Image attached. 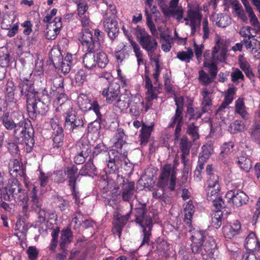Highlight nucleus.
Wrapping results in <instances>:
<instances>
[{
  "mask_svg": "<svg viewBox=\"0 0 260 260\" xmlns=\"http://www.w3.org/2000/svg\"><path fill=\"white\" fill-rule=\"evenodd\" d=\"M0 121L8 131L13 130L14 138L19 144L25 145L24 149L27 153L32 151L35 143V131L29 120L23 119L16 122L10 112H7L1 116Z\"/></svg>",
  "mask_w": 260,
  "mask_h": 260,
  "instance_id": "f257e3e1",
  "label": "nucleus"
},
{
  "mask_svg": "<svg viewBox=\"0 0 260 260\" xmlns=\"http://www.w3.org/2000/svg\"><path fill=\"white\" fill-rule=\"evenodd\" d=\"M17 87L20 96L26 99L27 111L30 118L36 120L38 117L45 114V110L39 108L42 103L39 100L37 102L36 96L39 92L35 90L34 82L17 81Z\"/></svg>",
  "mask_w": 260,
  "mask_h": 260,
  "instance_id": "f03ea898",
  "label": "nucleus"
},
{
  "mask_svg": "<svg viewBox=\"0 0 260 260\" xmlns=\"http://www.w3.org/2000/svg\"><path fill=\"white\" fill-rule=\"evenodd\" d=\"M190 239L192 242L190 244L192 253L203 260H207L216 248L215 240L211 237L206 236L205 231H193Z\"/></svg>",
  "mask_w": 260,
  "mask_h": 260,
  "instance_id": "7ed1b4c3",
  "label": "nucleus"
},
{
  "mask_svg": "<svg viewBox=\"0 0 260 260\" xmlns=\"http://www.w3.org/2000/svg\"><path fill=\"white\" fill-rule=\"evenodd\" d=\"M146 210L145 208L140 207L136 209L135 221L142 228L143 239L140 247L149 245L151 232L153 227L152 218L146 215Z\"/></svg>",
  "mask_w": 260,
  "mask_h": 260,
  "instance_id": "20e7f679",
  "label": "nucleus"
},
{
  "mask_svg": "<svg viewBox=\"0 0 260 260\" xmlns=\"http://www.w3.org/2000/svg\"><path fill=\"white\" fill-rule=\"evenodd\" d=\"M176 168L171 164L164 165L158 178L157 186L163 189L168 187L171 191H174L176 183Z\"/></svg>",
  "mask_w": 260,
  "mask_h": 260,
  "instance_id": "39448f33",
  "label": "nucleus"
},
{
  "mask_svg": "<svg viewBox=\"0 0 260 260\" xmlns=\"http://www.w3.org/2000/svg\"><path fill=\"white\" fill-rule=\"evenodd\" d=\"M134 32L139 44L147 52L148 55L151 57L152 54L158 47L156 40L149 35L144 28L139 25L134 28Z\"/></svg>",
  "mask_w": 260,
  "mask_h": 260,
  "instance_id": "423d86ee",
  "label": "nucleus"
},
{
  "mask_svg": "<svg viewBox=\"0 0 260 260\" xmlns=\"http://www.w3.org/2000/svg\"><path fill=\"white\" fill-rule=\"evenodd\" d=\"M116 7L114 5H110L107 9L104 15L103 26L108 36L113 42L118 37L119 32V28L118 21L115 18L108 16L109 13H111L114 17L116 14Z\"/></svg>",
  "mask_w": 260,
  "mask_h": 260,
  "instance_id": "0eeeda50",
  "label": "nucleus"
},
{
  "mask_svg": "<svg viewBox=\"0 0 260 260\" xmlns=\"http://www.w3.org/2000/svg\"><path fill=\"white\" fill-rule=\"evenodd\" d=\"M202 9L199 5L191 6L188 5L186 16L184 18L186 25H189L191 28V35H194L198 27L201 25L203 18Z\"/></svg>",
  "mask_w": 260,
  "mask_h": 260,
  "instance_id": "6e6552de",
  "label": "nucleus"
},
{
  "mask_svg": "<svg viewBox=\"0 0 260 260\" xmlns=\"http://www.w3.org/2000/svg\"><path fill=\"white\" fill-rule=\"evenodd\" d=\"M84 118L81 115H77V113L68 118H64V127L70 132L73 137H80L84 133L85 129Z\"/></svg>",
  "mask_w": 260,
  "mask_h": 260,
  "instance_id": "1a4fd4ad",
  "label": "nucleus"
},
{
  "mask_svg": "<svg viewBox=\"0 0 260 260\" xmlns=\"http://www.w3.org/2000/svg\"><path fill=\"white\" fill-rule=\"evenodd\" d=\"M9 191L15 201L22 206L23 212L26 213L28 210V194L22 188L21 184L17 180L13 181L9 186Z\"/></svg>",
  "mask_w": 260,
  "mask_h": 260,
  "instance_id": "9d476101",
  "label": "nucleus"
},
{
  "mask_svg": "<svg viewBox=\"0 0 260 260\" xmlns=\"http://www.w3.org/2000/svg\"><path fill=\"white\" fill-rule=\"evenodd\" d=\"M227 202L236 207L246 205L249 200L248 196L242 190L232 189L227 192L225 196Z\"/></svg>",
  "mask_w": 260,
  "mask_h": 260,
  "instance_id": "9b49d317",
  "label": "nucleus"
},
{
  "mask_svg": "<svg viewBox=\"0 0 260 260\" xmlns=\"http://www.w3.org/2000/svg\"><path fill=\"white\" fill-rule=\"evenodd\" d=\"M78 40L85 51L96 52L99 50V44L93 42V36L90 30L81 29Z\"/></svg>",
  "mask_w": 260,
  "mask_h": 260,
  "instance_id": "f8f14e48",
  "label": "nucleus"
},
{
  "mask_svg": "<svg viewBox=\"0 0 260 260\" xmlns=\"http://www.w3.org/2000/svg\"><path fill=\"white\" fill-rule=\"evenodd\" d=\"M55 103L58 106L56 108L55 111L60 115H64V118H68L74 114L71 102L66 99L65 94H60L56 99Z\"/></svg>",
  "mask_w": 260,
  "mask_h": 260,
  "instance_id": "ddd939ff",
  "label": "nucleus"
},
{
  "mask_svg": "<svg viewBox=\"0 0 260 260\" xmlns=\"http://www.w3.org/2000/svg\"><path fill=\"white\" fill-rule=\"evenodd\" d=\"M131 208L132 204H131ZM132 209L130 211L124 215L117 213L113 217L112 222L113 227L112 232L114 235L117 234L119 239H120L122 232L124 226L126 224L131 216Z\"/></svg>",
  "mask_w": 260,
  "mask_h": 260,
  "instance_id": "4468645a",
  "label": "nucleus"
},
{
  "mask_svg": "<svg viewBox=\"0 0 260 260\" xmlns=\"http://www.w3.org/2000/svg\"><path fill=\"white\" fill-rule=\"evenodd\" d=\"M221 187H205L207 194V199L213 203L216 209H222L225 207V205L222 197L220 194Z\"/></svg>",
  "mask_w": 260,
  "mask_h": 260,
  "instance_id": "2eb2a0df",
  "label": "nucleus"
},
{
  "mask_svg": "<svg viewBox=\"0 0 260 260\" xmlns=\"http://www.w3.org/2000/svg\"><path fill=\"white\" fill-rule=\"evenodd\" d=\"M120 92V85L117 82L110 83L102 91V95L108 104H113L118 98Z\"/></svg>",
  "mask_w": 260,
  "mask_h": 260,
  "instance_id": "dca6fc26",
  "label": "nucleus"
},
{
  "mask_svg": "<svg viewBox=\"0 0 260 260\" xmlns=\"http://www.w3.org/2000/svg\"><path fill=\"white\" fill-rule=\"evenodd\" d=\"M175 102L176 108L175 114L171 118L170 122L168 125V128H174L176 124L183 123L184 98L182 96L175 98Z\"/></svg>",
  "mask_w": 260,
  "mask_h": 260,
  "instance_id": "f3484780",
  "label": "nucleus"
},
{
  "mask_svg": "<svg viewBox=\"0 0 260 260\" xmlns=\"http://www.w3.org/2000/svg\"><path fill=\"white\" fill-rule=\"evenodd\" d=\"M49 58L54 67L56 69L61 70L63 74H68L71 71V68L69 64L66 63L64 61L63 56L59 51H57L56 55H53L51 52Z\"/></svg>",
  "mask_w": 260,
  "mask_h": 260,
  "instance_id": "a211bd4d",
  "label": "nucleus"
},
{
  "mask_svg": "<svg viewBox=\"0 0 260 260\" xmlns=\"http://www.w3.org/2000/svg\"><path fill=\"white\" fill-rule=\"evenodd\" d=\"M121 178L122 180V182L121 183L122 200L125 202H129L135 192V183L134 181H129L122 177Z\"/></svg>",
  "mask_w": 260,
  "mask_h": 260,
  "instance_id": "6ab92c4d",
  "label": "nucleus"
},
{
  "mask_svg": "<svg viewBox=\"0 0 260 260\" xmlns=\"http://www.w3.org/2000/svg\"><path fill=\"white\" fill-rule=\"evenodd\" d=\"M66 176L68 180V185L69 188L77 186V179L79 177L80 173H78V168L73 164H71L64 168Z\"/></svg>",
  "mask_w": 260,
  "mask_h": 260,
  "instance_id": "aec40b11",
  "label": "nucleus"
},
{
  "mask_svg": "<svg viewBox=\"0 0 260 260\" xmlns=\"http://www.w3.org/2000/svg\"><path fill=\"white\" fill-rule=\"evenodd\" d=\"M24 183L28 191V197H30V202L32 203V208L34 209L40 208L41 203L40 199L37 195V186L30 182L29 178H25Z\"/></svg>",
  "mask_w": 260,
  "mask_h": 260,
  "instance_id": "412c9836",
  "label": "nucleus"
},
{
  "mask_svg": "<svg viewBox=\"0 0 260 260\" xmlns=\"http://www.w3.org/2000/svg\"><path fill=\"white\" fill-rule=\"evenodd\" d=\"M206 173L207 176L206 187H213L214 188L220 186L219 176L214 169L212 164H209L207 166Z\"/></svg>",
  "mask_w": 260,
  "mask_h": 260,
  "instance_id": "4be33fe9",
  "label": "nucleus"
},
{
  "mask_svg": "<svg viewBox=\"0 0 260 260\" xmlns=\"http://www.w3.org/2000/svg\"><path fill=\"white\" fill-rule=\"evenodd\" d=\"M9 171L12 175L16 177H23L24 182L25 178H28L26 176L25 168L22 165L20 166L18 160L17 159H14L10 161Z\"/></svg>",
  "mask_w": 260,
  "mask_h": 260,
  "instance_id": "5701e85b",
  "label": "nucleus"
},
{
  "mask_svg": "<svg viewBox=\"0 0 260 260\" xmlns=\"http://www.w3.org/2000/svg\"><path fill=\"white\" fill-rule=\"evenodd\" d=\"M15 18L11 20L7 18H4L1 23L2 28L8 30L7 36L10 38L14 37L18 32L19 23L18 22L15 23Z\"/></svg>",
  "mask_w": 260,
  "mask_h": 260,
  "instance_id": "b1692460",
  "label": "nucleus"
},
{
  "mask_svg": "<svg viewBox=\"0 0 260 260\" xmlns=\"http://www.w3.org/2000/svg\"><path fill=\"white\" fill-rule=\"evenodd\" d=\"M73 237V232L70 229L67 228L66 229H63L61 231L59 242V248L62 252L68 253L67 248L71 244Z\"/></svg>",
  "mask_w": 260,
  "mask_h": 260,
  "instance_id": "393cba45",
  "label": "nucleus"
},
{
  "mask_svg": "<svg viewBox=\"0 0 260 260\" xmlns=\"http://www.w3.org/2000/svg\"><path fill=\"white\" fill-rule=\"evenodd\" d=\"M241 224L240 222L236 220L230 224H227L223 226L222 233L224 236L229 239H231L235 235L240 233Z\"/></svg>",
  "mask_w": 260,
  "mask_h": 260,
  "instance_id": "a878e982",
  "label": "nucleus"
},
{
  "mask_svg": "<svg viewBox=\"0 0 260 260\" xmlns=\"http://www.w3.org/2000/svg\"><path fill=\"white\" fill-rule=\"evenodd\" d=\"M53 143L51 150L53 152L59 153L63 149L64 135V131L53 133L52 134Z\"/></svg>",
  "mask_w": 260,
  "mask_h": 260,
  "instance_id": "bb28decb",
  "label": "nucleus"
},
{
  "mask_svg": "<svg viewBox=\"0 0 260 260\" xmlns=\"http://www.w3.org/2000/svg\"><path fill=\"white\" fill-rule=\"evenodd\" d=\"M227 52V48L225 44L219 39L216 42L215 45L213 47L212 52V58L221 60L224 59Z\"/></svg>",
  "mask_w": 260,
  "mask_h": 260,
  "instance_id": "cd10ccee",
  "label": "nucleus"
},
{
  "mask_svg": "<svg viewBox=\"0 0 260 260\" xmlns=\"http://www.w3.org/2000/svg\"><path fill=\"white\" fill-rule=\"evenodd\" d=\"M144 77L145 87L147 90V96L146 97L145 100L148 102H150L154 99H156L158 97L157 93L156 92L157 87L153 86L148 73L146 72L145 73Z\"/></svg>",
  "mask_w": 260,
  "mask_h": 260,
  "instance_id": "c85d7f7f",
  "label": "nucleus"
},
{
  "mask_svg": "<svg viewBox=\"0 0 260 260\" xmlns=\"http://www.w3.org/2000/svg\"><path fill=\"white\" fill-rule=\"evenodd\" d=\"M201 94L203 99L201 103V109L200 110L202 115L203 113H207L210 110L212 105V100L211 98V93L207 88H203Z\"/></svg>",
  "mask_w": 260,
  "mask_h": 260,
  "instance_id": "c756f323",
  "label": "nucleus"
},
{
  "mask_svg": "<svg viewBox=\"0 0 260 260\" xmlns=\"http://www.w3.org/2000/svg\"><path fill=\"white\" fill-rule=\"evenodd\" d=\"M245 247L248 252H254L260 248V242L258 240L255 234L251 232L246 237L245 240Z\"/></svg>",
  "mask_w": 260,
  "mask_h": 260,
  "instance_id": "7c9ffc66",
  "label": "nucleus"
},
{
  "mask_svg": "<svg viewBox=\"0 0 260 260\" xmlns=\"http://www.w3.org/2000/svg\"><path fill=\"white\" fill-rule=\"evenodd\" d=\"M129 113L136 118L139 117L144 108V102L143 99H134L129 105Z\"/></svg>",
  "mask_w": 260,
  "mask_h": 260,
  "instance_id": "2f4dec72",
  "label": "nucleus"
},
{
  "mask_svg": "<svg viewBox=\"0 0 260 260\" xmlns=\"http://www.w3.org/2000/svg\"><path fill=\"white\" fill-rule=\"evenodd\" d=\"M78 153L88 157L92 151V146L89 141L86 139L78 141L76 144Z\"/></svg>",
  "mask_w": 260,
  "mask_h": 260,
  "instance_id": "473e14b6",
  "label": "nucleus"
},
{
  "mask_svg": "<svg viewBox=\"0 0 260 260\" xmlns=\"http://www.w3.org/2000/svg\"><path fill=\"white\" fill-rule=\"evenodd\" d=\"M184 222L188 226L190 231L192 228V219L194 212V207L191 200H189L185 205L184 209Z\"/></svg>",
  "mask_w": 260,
  "mask_h": 260,
  "instance_id": "72a5a7b5",
  "label": "nucleus"
},
{
  "mask_svg": "<svg viewBox=\"0 0 260 260\" xmlns=\"http://www.w3.org/2000/svg\"><path fill=\"white\" fill-rule=\"evenodd\" d=\"M153 129V125L148 126L144 123L142 124L139 135V141L141 145L146 146L147 144Z\"/></svg>",
  "mask_w": 260,
  "mask_h": 260,
  "instance_id": "f704fd0d",
  "label": "nucleus"
},
{
  "mask_svg": "<svg viewBox=\"0 0 260 260\" xmlns=\"http://www.w3.org/2000/svg\"><path fill=\"white\" fill-rule=\"evenodd\" d=\"M93 159L89 157L88 161L82 167L80 171L81 175L93 177L97 175V169L93 165Z\"/></svg>",
  "mask_w": 260,
  "mask_h": 260,
  "instance_id": "c9c22d12",
  "label": "nucleus"
},
{
  "mask_svg": "<svg viewBox=\"0 0 260 260\" xmlns=\"http://www.w3.org/2000/svg\"><path fill=\"white\" fill-rule=\"evenodd\" d=\"M125 137L123 129L118 128L113 137V146L118 149H122L123 146L127 144Z\"/></svg>",
  "mask_w": 260,
  "mask_h": 260,
  "instance_id": "e433bc0d",
  "label": "nucleus"
},
{
  "mask_svg": "<svg viewBox=\"0 0 260 260\" xmlns=\"http://www.w3.org/2000/svg\"><path fill=\"white\" fill-rule=\"evenodd\" d=\"M85 51L86 52L83 56V66L88 70H93L96 67L94 54H93L95 52Z\"/></svg>",
  "mask_w": 260,
  "mask_h": 260,
  "instance_id": "4c0bfd02",
  "label": "nucleus"
},
{
  "mask_svg": "<svg viewBox=\"0 0 260 260\" xmlns=\"http://www.w3.org/2000/svg\"><path fill=\"white\" fill-rule=\"evenodd\" d=\"M91 97L88 94L80 93L77 98L79 108L84 111H90Z\"/></svg>",
  "mask_w": 260,
  "mask_h": 260,
  "instance_id": "58836bf2",
  "label": "nucleus"
},
{
  "mask_svg": "<svg viewBox=\"0 0 260 260\" xmlns=\"http://www.w3.org/2000/svg\"><path fill=\"white\" fill-rule=\"evenodd\" d=\"M238 64L240 69L244 72L246 76L251 80L254 75L252 73L250 66L246 59L243 55H239L238 57Z\"/></svg>",
  "mask_w": 260,
  "mask_h": 260,
  "instance_id": "ea45409f",
  "label": "nucleus"
},
{
  "mask_svg": "<svg viewBox=\"0 0 260 260\" xmlns=\"http://www.w3.org/2000/svg\"><path fill=\"white\" fill-rule=\"evenodd\" d=\"M162 13L166 17H172L177 22H180L182 19L184 20V9L181 6L177 8L166 11Z\"/></svg>",
  "mask_w": 260,
  "mask_h": 260,
  "instance_id": "a19ab883",
  "label": "nucleus"
},
{
  "mask_svg": "<svg viewBox=\"0 0 260 260\" xmlns=\"http://www.w3.org/2000/svg\"><path fill=\"white\" fill-rule=\"evenodd\" d=\"M242 42L247 49L251 51H253L254 49H260V37H257L256 38L255 36L252 35L249 40H243Z\"/></svg>",
  "mask_w": 260,
  "mask_h": 260,
  "instance_id": "79ce46f5",
  "label": "nucleus"
},
{
  "mask_svg": "<svg viewBox=\"0 0 260 260\" xmlns=\"http://www.w3.org/2000/svg\"><path fill=\"white\" fill-rule=\"evenodd\" d=\"M245 109L243 99L239 98L235 103V112L239 114L243 119L247 120L249 118V114Z\"/></svg>",
  "mask_w": 260,
  "mask_h": 260,
  "instance_id": "37998d69",
  "label": "nucleus"
},
{
  "mask_svg": "<svg viewBox=\"0 0 260 260\" xmlns=\"http://www.w3.org/2000/svg\"><path fill=\"white\" fill-rule=\"evenodd\" d=\"M96 61V66L99 68L104 69L106 67L109 62V59L106 53L103 51H99L94 54Z\"/></svg>",
  "mask_w": 260,
  "mask_h": 260,
  "instance_id": "c03bdc74",
  "label": "nucleus"
},
{
  "mask_svg": "<svg viewBox=\"0 0 260 260\" xmlns=\"http://www.w3.org/2000/svg\"><path fill=\"white\" fill-rule=\"evenodd\" d=\"M61 123V120L59 114L54 115L50 119L49 123L52 130V133L64 131Z\"/></svg>",
  "mask_w": 260,
  "mask_h": 260,
  "instance_id": "a18cd8bd",
  "label": "nucleus"
},
{
  "mask_svg": "<svg viewBox=\"0 0 260 260\" xmlns=\"http://www.w3.org/2000/svg\"><path fill=\"white\" fill-rule=\"evenodd\" d=\"M236 163L241 170L245 172H248L252 168L251 160L246 156L238 157Z\"/></svg>",
  "mask_w": 260,
  "mask_h": 260,
  "instance_id": "49530a36",
  "label": "nucleus"
},
{
  "mask_svg": "<svg viewBox=\"0 0 260 260\" xmlns=\"http://www.w3.org/2000/svg\"><path fill=\"white\" fill-rule=\"evenodd\" d=\"M217 210L211 214V225L214 228L218 229L222 224V220L223 217L221 209H216Z\"/></svg>",
  "mask_w": 260,
  "mask_h": 260,
  "instance_id": "de8ad7c7",
  "label": "nucleus"
},
{
  "mask_svg": "<svg viewBox=\"0 0 260 260\" xmlns=\"http://www.w3.org/2000/svg\"><path fill=\"white\" fill-rule=\"evenodd\" d=\"M53 203L60 211H65L70 207L69 201L59 195L53 196Z\"/></svg>",
  "mask_w": 260,
  "mask_h": 260,
  "instance_id": "09e8293b",
  "label": "nucleus"
},
{
  "mask_svg": "<svg viewBox=\"0 0 260 260\" xmlns=\"http://www.w3.org/2000/svg\"><path fill=\"white\" fill-rule=\"evenodd\" d=\"M112 155L113 156V157L109 156V159L118 165L119 161H122V158H125L127 156V151L124 148L123 149H117V150H113Z\"/></svg>",
  "mask_w": 260,
  "mask_h": 260,
  "instance_id": "8fccbe9b",
  "label": "nucleus"
},
{
  "mask_svg": "<svg viewBox=\"0 0 260 260\" xmlns=\"http://www.w3.org/2000/svg\"><path fill=\"white\" fill-rule=\"evenodd\" d=\"M0 65L7 67L11 65L10 53L8 49L4 47L0 48Z\"/></svg>",
  "mask_w": 260,
  "mask_h": 260,
  "instance_id": "3c124183",
  "label": "nucleus"
},
{
  "mask_svg": "<svg viewBox=\"0 0 260 260\" xmlns=\"http://www.w3.org/2000/svg\"><path fill=\"white\" fill-rule=\"evenodd\" d=\"M130 44L137 58L138 64L139 66L144 64L145 63L143 59V54L139 45L135 41L133 40L130 41Z\"/></svg>",
  "mask_w": 260,
  "mask_h": 260,
  "instance_id": "603ef678",
  "label": "nucleus"
},
{
  "mask_svg": "<svg viewBox=\"0 0 260 260\" xmlns=\"http://www.w3.org/2000/svg\"><path fill=\"white\" fill-rule=\"evenodd\" d=\"M212 149L210 145H204L202 147V152L200 153L198 161L205 164L210 157Z\"/></svg>",
  "mask_w": 260,
  "mask_h": 260,
  "instance_id": "864d4df0",
  "label": "nucleus"
},
{
  "mask_svg": "<svg viewBox=\"0 0 260 260\" xmlns=\"http://www.w3.org/2000/svg\"><path fill=\"white\" fill-rule=\"evenodd\" d=\"M180 149L181 154L189 155L190 153L191 143L188 141L187 136L183 135L180 140Z\"/></svg>",
  "mask_w": 260,
  "mask_h": 260,
  "instance_id": "5fc2aeb1",
  "label": "nucleus"
},
{
  "mask_svg": "<svg viewBox=\"0 0 260 260\" xmlns=\"http://www.w3.org/2000/svg\"><path fill=\"white\" fill-rule=\"evenodd\" d=\"M50 80L53 85V87L55 88L56 90H58V92L63 91L64 78L62 76L55 74L52 78H50Z\"/></svg>",
  "mask_w": 260,
  "mask_h": 260,
  "instance_id": "6e6d98bb",
  "label": "nucleus"
},
{
  "mask_svg": "<svg viewBox=\"0 0 260 260\" xmlns=\"http://www.w3.org/2000/svg\"><path fill=\"white\" fill-rule=\"evenodd\" d=\"M186 114L189 115V120H190L191 119L197 120L202 117L200 109L197 108L194 110L192 103H189L187 105Z\"/></svg>",
  "mask_w": 260,
  "mask_h": 260,
  "instance_id": "4d7b16f0",
  "label": "nucleus"
},
{
  "mask_svg": "<svg viewBox=\"0 0 260 260\" xmlns=\"http://www.w3.org/2000/svg\"><path fill=\"white\" fill-rule=\"evenodd\" d=\"M17 87L12 80H9L6 84V92L8 100L13 102L14 100L15 91Z\"/></svg>",
  "mask_w": 260,
  "mask_h": 260,
  "instance_id": "13d9d810",
  "label": "nucleus"
},
{
  "mask_svg": "<svg viewBox=\"0 0 260 260\" xmlns=\"http://www.w3.org/2000/svg\"><path fill=\"white\" fill-rule=\"evenodd\" d=\"M60 232V228L56 226L52 229V232L51 234L52 239L49 246V249L52 251H54L56 248L58 244V234Z\"/></svg>",
  "mask_w": 260,
  "mask_h": 260,
  "instance_id": "bf43d9fd",
  "label": "nucleus"
},
{
  "mask_svg": "<svg viewBox=\"0 0 260 260\" xmlns=\"http://www.w3.org/2000/svg\"><path fill=\"white\" fill-rule=\"evenodd\" d=\"M193 56V52L191 48H189L187 51H179L177 54V57L181 61L189 62Z\"/></svg>",
  "mask_w": 260,
  "mask_h": 260,
  "instance_id": "052dcab7",
  "label": "nucleus"
},
{
  "mask_svg": "<svg viewBox=\"0 0 260 260\" xmlns=\"http://www.w3.org/2000/svg\"><path fill=\"white\" fill-rule=\"evenodd\" d=\"M108 147L104 143H100L97 144L94 148L92 154L90 157L94 159L100 154L106 153L108 152Z\"/></svg>",
  "mask_w": 260,
  "mask_h": 260,
  "instance_id": "680f3d73",
  "label": "nucleus"
},
{
  "mask_svg": "<svg viewBox=\"0 0 260 260\" xmlns=\"http://www.w3.org/2000/svg\"><path fill=\"white\" fill-rule=\"evenodd\" d=\"M32 74V71L31 70L26 68L23 69L20 72L19 78H18L17 81L34 82V81L31 80Z\"/></svg>",
  "mask_w": 260,
  "mask_h": 260,
  "instance_id": "e2e57ef3",
  "label": "nucleus"
},
{
  "mask_svg": "<svg viewBox=\"0 0 260 260\" xmlns=\"http://www.w3.org/2000/svg\"><path fill=\"white\" fill-rule=\"evenodd\" d=\"M52 180L55 183L59 184L63 183L66 179L64 170H57L54 171L53 174H51Z\"/></svg>",
  "mask_w": 260,
  "mask_h": 260,
  "instance_id": "0e129e2a",
  "label": "nucleus"
},
{
  "mask_svg": "<svg viewBox=\"0 0 260 260\" xmlns=\"http://www.w3.org/2000/svg\"><path fill=\"white\" fill-rule=\"evenodd\" d=\"M198 131V127L194 123H192L188 125L186 133L191 137L193 141H195L200 137Z\"/></svg>",
  "mask_w": 260,
  "mask_h": 260,
  "instance_id": "69168bd1",
  "label": "nucleus"
},
{
  "mask_svg": "<svg viewBox=\"0 0 260 260\" xmlns=\"http://www.w3.org/2000/svg\"><path fill=\"white\" fill-rule=\"evenodd\" d=\"M51 176V173H45L42 170H40L39 175L38 177V180L39 182L40 187H45L49 181V178Z\"/></svg>",
  "mask_w": 260,
  "mask_h": 260,
  "instance_id": "338daca9",
  "label": "nucleus"
},
{
  "mask_svg": "<svg viewBox=\"0 0 260 260\" xmlns=\"http://www.w3.org/2000/svg\"><path fill=\"white\" fill-rule=\"evenodd\" d=\"M250 136L256 142L260 143V124H254L251 129Z\"/></svg>",
  "mask_w": 260,
  "mask_h": 260,
  "instance_id": "774afa93",
  "label": "nucleus"
}]
</instances>
